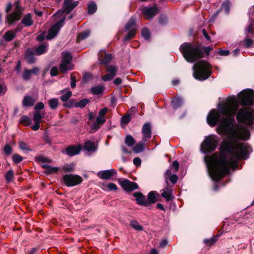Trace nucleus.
<instances>
[{
  "instance_id": "obj_1",
  "label": "nucleus",
  "mask_w": 254,
  "mask_h": 254,
  "mask_svg": "<svg viewBox=\"0 0 254 254\" xmlns=\"http://www.w3.org/2000/svg\"><path fill=\"white\" fill-rule=\"evenodd\" d=\"M239 109V105L234 100L225 103L219 107V112L211 110L207 117L208 124L214 127L220 120L217 132L220 135H227L221 148V153L218 156L214 154L204 157L209 175L215 181H218L230 172V169L237 168L241 159H246L252 151L251 147L246 143H237L239 140H247L250 133L249 129L242 126L234 125V117Z\"/></svg>"
},
{
  "instance_id": "obj_2",
  "label": "nucleus",
  "mask_w": 254,
  "mask_h": 254,
  "mask_svg": "<svg viewBox=\"0 0 254 254\" xmlns=\"http://www.w3.org/2000/svg\"><path fill=\"white\" fill-rule=\"evenodd\" d=\"M180 51L189 63H194L203 58V50L200 45L185 42L180 47Z\"/></svg>"
},
{
  "instance_id": "obj_3",
  "label": "nucleus",
  "mask_w": 254,
  "mask_h": 254,
  "mask_svg": "<svg viewBox=\"0 0 254 254\" xmlns=\"http://www.w3.org/2000/svg\"><path fill=\"white\" fill-rule=\"evenodd\" d=\"M193 68L194 69L193 76L199 80H205L211 74L210 65L208 62L204 60H202L194 64Z\"/></svg>"
},
{
  "instance_id": "obj_4",
  "label": "nucleus",
  "mask_w": 254,
  "mask_h": 254,
  "mask_svg": "<svg viewBox=\"0 0 254 254\" xmlns=\"http://www.w3.org/2000/svg\"><path fill=\"white\" fill-rule=\"evenodd\" d=\"M237 119L239 122L251 127L254 124V111L249 108H242L237 114Z\"/></svg>"
},
{
  "instance_id": "obj_5",
  "label": "nucleus",
  "mask_w": 254,
  "mask_h": 254,
  "mask_svg": "<svg viewBox=\"0 0 254 254\" xmlns=\"http://www.w3.org/2000/svg\"><path fill=\"white\" fill-rule=\"evenodd\" d=\"M218 137L216 135H209L206 136L202 142L201 148L204 153L213 151L217 146Z\"/></svg>"
},
{
  "instance_id": "obj_6",
  "label": "nucleus",
  "mask_w": 254,
  "mask_h": 254,
  "mask_svg": "<svg viewBox=\"0 0 254 254\" xmlns=\"http://www.w3.org/2000/svg\"><path fill=\"white\" fill-rule=\"evenodd\" d=\"M15 7L12 12L8 13L5 17V22L11 25L19 20L22 16L23 9L18 1L14 3Z\"/></svg>"
},
{
  "instance_id": "obj_7",
  "label": "nucleus",
  "mask_w": 254,
  "mask_h": 254,
  "mask_svg": "<svg viewBox=\"0 0 254 254\" xmlns=\"http://www.w3.org/2000/svg\"><path fill=\"white\" fill-rule=\"evenodd\" d=\"M254 91L249 89L239 93V98L243 105H252L254 103Z\"/></svg>"
},
{
  "instance_id": "obj_8",
  "label": "nucleus",
  "mask_w": 254,
  "mask_h": 254,
  "mask_svg": "<svg viewBox=\"0 0 254 254\" xmlns=\"http://www.w3.org/2000/svg\"><path fill=\"white\" fill-rule=\"evenodd\" d=\"M63 181L67 187H73L80 184L83 181L82 178L77 175L66 174L63 176Z\"/></svg>"
},
{
  "instance_id": "obj_9",
  "label": "nucleus",
  "mask_w": 254,
  "mask_h": 254,
  "mask_svg": "<svg viewBox=\"0 0 254 254\" xmlns=\"http://www.w3.org/2000/svg\"><path fill=\"white\" fill-rule=\"evenodd\" d=\"M65 17H62L59 21L54 25L48 31V33L46 36V39L51 40L54 38L58 34L59 30L63 26V23L65 20Z\"/></svg>"
},
{
  "instance_id": "obj_10",
  "label": "nucleus",
  "mask_w": 254,
  "mask_h": 254,
  "mask_svg": "<svg viewBox=\"0 0 254 254\" xmlns=\"http://www.w3.org/2000/svg\"><path fill=\"white\" fill-rule=\"evenodd\" d=\"M141 12L146 18L150 19L158 13L159 9L155 5L149 7L144 6L142 8Z\"/></svg>"
},
{
  "instance_id": "obj_11",
  "label": "nucleus",
  "mask_w": 254,
  "mask_h": 254,
  "mask_svg": "<svg viewBox=\"0 0 254 254\" xmlns=\"http://www.w3.org/2000/svg\"><path fill=\"white\" fill-rule=\"evenodd\" d=\"M40 71V69L38 67H33L31 69L24 68L22 74V78L25 81L30 80L32 77V74L34 75H38Z\"/></svg>"
},
{
  "instance_id": "obj_12",
  "label": "nucleus",
  "mask_w": 254,
  "mask_h": 254,
  "mask_svg": "<svg viewBox=\"0 0 254 254\" xmlns=\"http://www.w3.org/2000/svg\"><path fill=\"white\" fill-rule=\"evenodd\" d=\"M117 173L115 169H112L110 170H106L100 171L98 173V176L103 180L111 179L112 177L117 175Z\"/></svg>"
},
{
  "instance_id": "obj_13",
  "label": "nucleus",
  "mask_w": 254,
  "mask_h": 254,
  "mask_svg": "<svg viewBox=\"0 0 254 254\" xmlns=\"http://www.w3.org/2000/svg\"><path fill=\"white\" fill-rule=\"evenodd\" d=\"M121 185L126 191H131L138 188V185L136 183L130 182L127 179L121 182Z\"/></svg>"
},
{
  "instance_id": "obj_14",
  "label": "nucleus",
  "mask_w": 254,
  "mask_h": 254,
  "mask_svg": "<svg viewBox=\"0 0 254 254\" xmlns=\"http://www.w3.org/2000/svg\"><path fill=\"white\" fill-rule=\"evenodd\" d=\"M141 132L143 135L142 139L148 141L151 137V127L150 124L149 123H145L142 127Z\"/></svg>"
},
{
  "instance_id": "obj_15",
  "label": "nucleus",
  "mask_w": 254,
  "mask_h": 254,
  "mask_svg": "<svg viewBox=\"0 0 254 254\" xmlns=\"http://www.w3.org/2000/svg\"><path fill=\"white\" fill-rule=\"evenodd\" d=\"M112 59V54H106L104 51H100L98 54V59L102 64H108L111 62Z\"/></svg>"
},
{
  "instance_id": "obj_16",
  "label": "nucleus",
  "mask_w": 254,
  "mask_h": 254,
  "mask_svg": "<svg viewBox=\"0 0 254 254\" xmlns=\"http://www.w3.org/2000/svg\"><path fill=\"white\" fill-rule=\"evenodd\" d=\"M133 195L135 197L136 202L138 205L148 206V203L147 202V199L142 193L140 192H134Z\"/></svg>"
},
{
  "instance_id": "obj_17",
  "label": "nucleus",
  "mask_w": 254,
  "mask_h": 254,
  "mask_svg": "<svg viewBox=\"0 0 254 254\" xmlns=\"http://www.w3.org/2000/svg\"><path fill=\"white\" fill-rule=\"evenodd\" d=\"M25 59L28 64H33L36 62L34 52L30 49H27L25 53Z\"/></svg>"
},
{
  "instance_id": "obj_18",
  "label": "nucleus",
  "mask_w": 254,
  "mask_h": 254,
  "mask_svg": "<svg viewBox=\"0 0 254 254\" xmlns=\"http://www.w3.org/2000/svg\"><path fill=\"white\" fill-rule=\"evenodd\" d=\"M81 148L80 146H69L66 149V153L69 156H73L80 153Z\"/></svg>"
},
{
  "instance_id": "obj_19",
  "label": "nucleus",
  "mask_w": 254,
  "mask_h": 254,
  "mask_svg": "<svg viewBox=\"0 0 254 254\" xmlns=\"http://www.w3.org/2000/svg\"><path fill=\"white\" fill-rule=\"evenodd\" d=\"M161 195L163 198H165L167 201H169L174 197L173 195L172 190L168 187H167L164 190H162Z\"/></svg>"
},
{
  "instance_id": "obj_20",
  "label": "nucleus",
  "mask_w": 254,
  "mask_h": 254,
  "mask_svg": "<svg viewBox=\"0 0 254 254\" xmlns=\"http://www.w3.org/2000/svg\"><path fill=\"white\" fill-rule=\"evenodd\" d=\"M83 148L88 152H93L96 151L97 147L94 142L88 140L85 142Z\"/></svg>"
},
{
  "instance_id": "obj_21",
  "label": "nucleus",
  "mask_w": 254,
  "mask_h": 254,
  "mask_svg": "<svg viewBox=\"0 0 254 254\" xmlns=\"http://www.w3.org/2000/svg\"><path fill=\"white\" fill-rule=\"evenodd\" d=\"M35 100L30 96H25L22 101V106L23 107H31L35 103Z\"/></svg>"
},
{
  "instance_id": "obj_22",
  "label": "nucleus",
  "mask_w": 254,
  "mask_h": 254,
  "mask_svg": "<svg viewBox=\"0 0 254 254\" xmlns=\"http://www.w3.org/2000/svg\"><path fill=\"white\" fill-rule=\"evenodd\" d=\"M49 45L48 43H42L38 46L35 49V53L37 55H41L48 51Z\"/></svg>"
},
{
  "instance_id": "obj_23",
  "label": "nucleus",
  "mask_w": 254,
  "mask_h": 254,
  "mask_svg": "<svg viewBox=\"0 0 254 254\" xmlns=\"http://www.w3.org/2000/svg\"><path fill=\"white\" fill-rule=\"evenodd\" d=\"M72 66L71 63L62 61L60 66V69L61 72L66 73L68 70H71Z\"/></svg>"
},
{
  "instance_id": "obj_24",
  "label": "nucleus",
  "mask_w": 254,
  "mask_h": 254,
  "mask_svg": "<svg viewBox=\"0 0 254 254\" xmlns=\"http://www.w3.org/2000/svg\"><path fill=\"white\" fill-rule=\"evenodd\" d=\"M106 122L105 117H101L98 115L96 118V122L94 123L92 126V128L95 131L97 130L100 127V126L103 125Z\"/></svg>"
},
{
  "instance_id": "obj_25",
  "label": "nucleus",
  "mask_w": 254,
  "mask_h": 254,
  "mask_svg": "<svg viewBox=\"0 0 254 254\" xmlns=\"http://www.w3.org/2000/svg\"><path fill=\"white\" fill-rule=\"evenodd\" d=\"M21 23L26 27H29L33 24V21L30 13L25 15L21 19Z\"/></svg>"
},
{
  "instance_id": "obj_26",
  "label": "nucleus",
  "mask_w": 254,
  "mask_h": 254,
  "mask_svg": "<svg viewBox=\"0 0 254 254\" xmlns=\"http://www.w3.org/2000/svg\"><path fill=\"white\" fill-rule=\"evenodd\" d=\"M16 35L15 32L13 30H8L2 36V39L5 42H9L13 40Z\"/></svg>"
},
{
  "instance_id": "obj_27",
  "label": "nucleus",
  "mask_w": 254,
  "mask_h": 254,
  "mask_svg": "<svg viewBox=\"0 0 254 254\" xmlns=\"http://www.w3.org/2000/svg\"><path fill=\"white\" fill-rule=\"evenodd\" d=\"M73 0H64V11L67 13H70L73 9Z\"/></svg>"
},
{
  "instance_id": "obj_28",
  "label": "nucleus",
  "mask_w": 254,
  "mask_h": 254,
  "mask_svg": "<svg viewBox=\"0 0 254 254\" xmlns=\"http://www.w3.org/2000/svg\"><path fill=\"white\" fill-rule=\"evenodd\" d=\"M147 140H144V139H142V140L137 143L135 146L133 148V150L135 153H139L144 150L145 142Z\"/></svg>"
},
{
  "instance_id": "obj_29",
  "label": "nucleus",
  "mask_w": 254,
  "mask_h": 254,
  "mask_svg": "<svg viewBox=\"0 0 254 254\" xmlns=\"http://www.w3.org/2000/svg\"><path fill=\"white\" fill-rule=\"evenodd\" d=\"M171 105L173 108L176 110L183 104V100L180 97H175L171 101Z\"/></svg>"
},
{
  "instance_id": "obj_30",
  "label": "nucleus",
  "mask_w": 254,
  "mask_h": 254,
  "mask_svg": "<svg viewBox=\"0 0 254 254\" xmlns=\"http://www.w3.org/2000/svg\"><path fill=\"white\" fill-rule=\"evenodd\" d=\"M156 193L158 194L157 192L154 191H151L148 193L146 199L147 202L148 203V206H149L150 204L154 203L156 201Z\"/></svg>"
},
{
  "instance_id": "obj_31",
  "label": "nucleus",
  "mask_w": 254,
  "mask_h": 254,
  "mask_svg": "<svg viewBox=\"0 0 254 254\" xmlns=\"http://www.w3.org/2000/svg\"><path fill=\"white\" fill-rule=\"evenodd\" d=\"M42 168L46 170V172L48 174L56 173L59 171L58 167H52L49 165H43Z\"/></svg>"
},
{
  "instance_id": "obj_32",
  "label": "nucleus",
  "mask_w": 254,
  "mask_h": 254,
  "mask_svg": "<svg viewBox=\"0 0 254 254\" xmlns=\"http://www.w3.org/2000/svg\"><path fill=\"white\" fill-rule=\"evenodd\" d=\"M89 102V100L87 98L83 99L74 103V106L77 108H83Z\"/></svg>"
},
{
  "instance_id": "obj_33",
  "label": "nucleus",
  "mask_w": 254,
  "mask_h": 254,
  "mask_svg": "<svg viewBox=\"0 0 254 254\" xmlns=\"http://www.w3.org/2000/svg\"><path fill=\"white\" fill-rule=\"evenodd\" d=\"M44 113H41L39 111H36L34 113L33 121L34 122H41L42 118H44Z\"/></svg>"
},
{
  "instance_id": "obj_34",
  "label": "nucleus",
  "mask_w": 254,
  "mask_h": 254,
  "mask_svg": "<svg viewBox=\"0 0 254 254\" xmlns=\"http://www.w3.org/2000/svg\"><path fill=\"white\" fill-rule=\"evenodd\" d=\"M89 31L88 30L84 31L78 34L77 37V42H80V41L83 40L87 38L89 36Z\"/></svg>"
},
{
  "instance_id": "obj_35",
  "label": "nucleus",
  "mask_w": 254,
  "mask_h": 254,
  "mask_svg": "<svg viewBox=\"0 0 254 254\" xmlns=\"http://www.w3.org/2000/svg\"><path fill=\"white\" fill-rule=\"evenodd\" d=\"M97 10V5L93 1L90 2L88 4V13L89 14H93Z\"/></svg>"
},
{
  "instance_id": "obj_36",
  "label": "nucleus",
  "mask_w": 254,
  "mask_h": 254,
  "mask_svg": "<svg viewBox=\"0 0 254 254\" xmlns=\"http://www.w3.org/2000/svg\"><path fill=\"white\" fill-rule=\"evenodd\" d=\"M104 90V87L103 86H96L92 87L91 89L92 93L95 95L101 94Z\"/></svg>"
},
{
  "instance_id": "obj_37",
  "label": "nucleus",
  "mask_w": 254,
  "mask_h": 254,
  "mask_svg": "<svg viewBox=\"0 0 254 254\" xmlns=\"http://www.w3.org/2000/svg\"><path fill=\"white\" fill-rule=\"evenodd\" d=\"M48 103L50 108L53 110L56 109L59 105V101L57 98L50 99Z\"/></svg>"
},
{
  "instance_id": "obj_38",
  "label": "nucleus",
  "mask_w": 254,
  "mask_h": 254,
  "mask_svg": "<svg viewBox=\"0 0 254 254\" xmlns=\"http://www.w3.org/2000/svg\"><path fill=\"white\" fill-rule=\"evenodd\" d=\"M62 57V61L71 63L72 60V56L70 53L63 52Z\"/></svg>"
},
{
  "instance_id": "obj_39",
  "label": "nucleus",
  "mask_w": 254,
  "mask_h": 254,
  "mask_svg": "<svg viewBox=\"0 0 254 254\" xmlns=\"http://www.w3.org/2000/svg\"><path fill=\"white\" fill-rule=\"evenodd\" d=\"M125 143L128 146L131 147L134 144L135 140L132 136L128 135L126 137Z\"/></svg>"
},
{
  "instance_id": "obj_40",
  "label": "nucleus",
  "mask_w": 254,
  "mask_h": 254,
  "mask_svg": "<svg viewBox=\"0 0 254 254\" xmlns=\"http://www.w3.org/2000/svg\"><path fill=\"white\" fill-rule=\"evenodd\" d=\"M14 178V172L12 170H9L5 175V179L7 183L10 182Z\"/></svg>"
},
{
  "instance_id": "obj_41",
  "label": "nucleus",
  "mask_w": 254,
  "mask_h": 254,
  "mask_svg": "<svg viewBox=\"0 0 254 254\" xmlns=\"http://www.w3.org/2000/svg\"><path fill=\"white\" fill-rule=\"evenodd\" d=\"M136 29L132 28L128 32V34L125 36L124 39V41H126L132 38L135 35Z\"/></svg>"
},
{
  "instance_id": "obj_42",
  "label": "nucleus",
  "mask_w": 254,
  "mask_h": 254,
  "mask_svg": "<svg viewBox=\"0 0 254 254\" xmlns=\"http://www.w3.org/2000/svg\"><path fill=\"white\" fill-rule=\"evenodd\" d=\"M135 24V20L133 17H131L127 23L126 25V29L127 30H129L131 29L134 28L133 27Z\"/></svg>"
},
{
  "instance_id": "obj_43",
  "label": "nucleus",
  "mask_w": 254,
  "mask_h": 254,
  "mask_svg": "<svg viewBox=\"0 0 254 254\" xmlns=\"http://www.w3.org/2000/svg\"><path fill=\"white\" fill-rule=\"evenodd\" d=\"M107 72L115 77L117 72V67L114 65H110L107 67Z\"/></svg>"
},
{
  "instance_id": "obj_44",
  "label": "nucleus",
  "mask_w": 254,
  "mask_h": 254,
  "mask_svg": "<svg viewBox=\"0 0 254 254\" xmlns=\"http://www.w3.org/2000/svg\"><path fill=\"white\" fill-rule=\"evenodd\" d=\"M20 122L22 124H23L25 126H28L31 123V120L29 117L28 116H22L20 119Z\"/></svg>"
},
{
  "instance_id": "obj_45",
  "label": "nucleus",
  "mask_w": 254,
  "mask_h": 254,
  "mask_svg": "<svg viewBox=\"0 0 254 254\" xmlns=\"http://www.w3.org/2000/svg\"><path fill=\"white\" fill-rule=\"evenodd\" d=\"M72 92L69 89H68L67 91L64 94L62 95L60 97V99L63 102H66L68 100V99L71 96Z\"/></svg>"
},
{
  "instance_id": "obj_46",
  "label": "nucleus",
  "mask_w": 254,
  "mask_h": 254,
  "mask_svg": "<svg viewBox=\"0 0 254 254\" xmlns=\"http://www.w3.org/2000/svg\"><path fill=\"white\" fill-rule=\"evenodd\" d=\"M142 36L146 40H149L150 37L149 30L146 28H143L141 31Z\"/></svg>"
},
{
  "instance_id": "obj_47",
  "label": "nucleus",
  "mask_w": 254,
  "mask_h": 254,
  "mask_svg": "<svg viewBox=\"0 0 254 254\" xmlns=\"http://www.w3.org/2000/svg\"><path fill=\"white\" fill-rule=\"evenodd\" d=\"M12 160L14 163L17 164L23 160V157L18 154H14L12 156Z\"/></svg>"
},
{
  "instance_id": "obj_48",
  "label": "nucleus",
  "mask_w": 254,
  "mask_h": 254,
  "mask_svg": "<svg viewBox=\"0 0 254 254\" xmlns=\"http://www.w3.org/2000/svg\"><path fill=\"white\" fill-rule=\"evenodd\" d=\"M130 226L135 230L140 231L143 229L142 227L136 221H132L130 222Z\"/></svg>"
},
{
  "instance_id": "obj_49",
  "label": "nucleus",
  "mask_w": 254,
  "mask_h": 254,
  "mask_svg": "<svg viewBox=\"0 0 254 254\" xmlns=\"http://www.w3.org/2000/svg\"><path fill=\"white\" fill-rule=\"evenodd\" d=\"M19 146L20 149L23 151H31L29 146L24 142L20 141Z\"/></svg>"
},
{
  "instance_id": "obj_50",
  "label": "nucleus",
  "mask_w": 254,
  "mask_h": 254,
  "mask_svg": "<svg viewBox=\"0 0 254 254\" xmlns=\"http://www.w3.org/2000/svg\"><path fill=\"white\" fill-rule=\"evenodd\" d=\"M3 151L6 155H10L12 152V148L9 144H7L4 146Z\"/></svg>"
},
{
  "instance_id": "obj_51",
  "label": "nucleus",
  "mask_w": 254,
  "mask_h": 254,
  "mask_svg": "<svg viewBox=\"0 0 254 254\" xmlns=\"http://www.w3.org/2000/svg\"><path fill=\"white\" fill-rule=\"evenodd\" d=\"M203 50V58L204 57V54H206L207 56H208L210 52L212 51L213 48L209 46L208 47H202Z\"/></svg>"
},
{
  "instance_id": "obj_52",
  "label": "nucleus",
  "mask_w": 254,
  "mask_h": 254,
  "mask_svg": "<svg viewBox=\"0 0 254 254\" xmlns=\"http://www.w3.org/2000/svg\"><path fill=\"white\" fill-rule=\"evenodd\" d=\"M63 169L66 172H72L73 171L74 167L72 165L66 164L64 166Z\"/></svg>"
},
{
  "instance_id": "obj_53",
  "label": "nucleus",
  "mask_w": 254,
  "mask_h": 254,
  "mask_svg": "<svg viewBox=\"0 0 254 254\" xmlns=\"http://www.w3.org/2000/svg\"><path fill=\"white\" fill-rule=\"evenodd\" d=\"M44 108V104L41 102H38L35 106L34 108V109L35 110V111H39L40 110H42Z\"/></svg>"
},
{
  "instance_id": "obj_54",
  "label": "nucleus",
  "mask_w": 254,
  "mask_h": 254,
  "mask_svg": "<svg viewBox=\"0 0 254 254\" xmlns=\"http://www.w3.org/2000/svg\"><path fill=\"white\" fill-rule=\"evenodd\" d=\"M130 121V116L129 115H125L122 118L121 122L122 123L127 124Z\"/></svg>"
},
{
  "instance_id": "obj_55",
  "label": "nucleus",
  "mask_w": 254,
  "mask_h": 254,
  "mask_svg": "<svg viewBox=\"0 0 254 254\" xmlns=\"http://www.w3.org/2000/svg\"><path fill=\"white\" fill-rule=\"evenodd\" d=\"M114 77L113 76H112L111 74L108 73L105 75L103 76L102 77V79L104 81H108L111 80L114 78Z\"/></svg>"
},
{
  "instance_id": "obj_56",
  "label": "nucleus",
  "mask_w": 254,
  "mask_h": 254,
  "mask_svg": "<svg viewBox=\"0 0 254 254\" xmlns=\"http://www.w3.org/2000/svg\"><path fill=\"white\" fill-rule=\"evenodd\" d=\"M245 47L246 48H249V47H250L252 45L254 41L251 39L246 38L245 39Z\"/></svg>"
},
{
  "instance_id": "obj_57",
  "label": "nucleus",
  "mask_w": 254,
  "mask_h": 254,
  "mask_svg": "<svg viewBox=\"0 0 254 254\" xmlns=\"http://www.w3.org/2000/svg\"><path fill=\"white\" fill-rule=\"evenodd\" d=\"M58 74V69L56 66H53L50 70V74L52 76H55Z\"/></svg>"
},
{
  "instance_id": "obj_58",
  "label": "nucleus",
  "mask_w": 254,
  "mask_h": 254,
  "mask_svg": "<svg viewBox=\"0 0 254 254\" xmlns=\"http://www.w3.org/2000/svg\"><path fill=\"white\" fill-rule=\"evenodd\" d=\"M70 79V86L72 88H74L76 86V77L72 74H71Z\"/></svg>"
},
{
  "instance_id": "obj_59",
  "label": "nucleus",
  "mask_w": 254,
  "mask_h": 254,
  "mask_svg": "<svg viewBox=\"0 0 254 254\" xmlns=\"http://www.w3.org/2000/svg\"><path fill=\"white\" fill-rule=\"evenodd\" d=\"M172 171L171 170H167L165 174V182L167 185H168V178L172 176Z\"/></svg>"
},
{
  "instance_id": "obj_60",
  "label": "nucleus",
  "mask_w": 254,
  "mask_h": 254,
  "mask_svg": "<svg viewBox=\"0 0 254 254\" xmlns=\"http://www.w3.org/2000/svg\"><path fill=\"white\" fill-rule=\"evenodd\" d=\"M216 241V239L214 237L212 238L211 239H209L204 240V243L205 244H207V245H211L212 244L215 243Z\"/></svg>"
},
{
  "instance_id": "obj_61",
  "label": "nucleus",
  "mask_w": 254,
  "mask_h": 254,
  "mask_svg": "<svg viewBox=\"0 0 254 254\" xmlns=\"http://www.w3.org/2000/svg\"><path fill=\"white\" fill-rule=\"evenodd\" d=\"M168 179L173 184H175L177 183L178 178V176L175 174H173L172 176H170Z\"/></svg>"
},
{
  "instance_id": "obj_62",
  "label": "nucleus",
  "mask_w": 254,
  "mask_h": 254,
  "mask_svg": "<svg viewBox=\"0 0 254 254\" xmlns=\"http://www.w3.org/2000/svg\"><path fill=\"white\" fill-rule=\"evenodd\" d=\"M108 108L106 107L102 108L99 112V116L103 117H105V116L108 112Z\"/></svg>"
},
{
  "instance_id": "obj_63",
  "label": "nucleus",
  "mask_w": 254,
  "mask_h": 254,
  "mask_svg": "<svg viewBox=\"0 0 254 254\" xmlns=\"http://www.w3.org/2000/svg\"><path fill=\"white\" fill-rule=\"evenodd\" d=\"M107 188L110 190H117V186L116 184L111 183L107 185Z\"/></svg>"
},
{
  "instance_id": "obj_64",
  "label": "nucleus",
  "mask_w": 254,
  "mask_h": 254,
  "mask_svg": "<svg viewBox=\"0 0 254 254\" xmlns=\"http://www.w3.org/2000/svg\"><path fill=\"white\" fill-rule=\"evenodd\" d=\"M21 64L20 61L17 62L16 66L15 68V70L17 73H19L21 71Z\"/></svg>"
}]
</instances>
